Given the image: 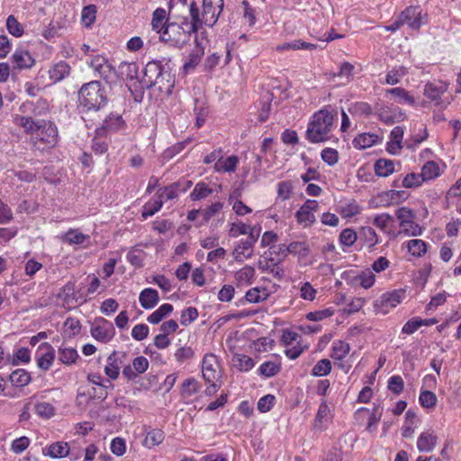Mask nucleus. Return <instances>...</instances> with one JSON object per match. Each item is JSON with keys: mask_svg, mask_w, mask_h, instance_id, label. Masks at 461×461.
<instances>
[{"mask_svg": "<svg viewBox=\"0 0 461 461\" xmlns=\"http://www.w3.org/2000/svg\"><path fill=\"white\" fill-rule=\"evenodd\" d=\"M319 210V203L316 200H306L295 212L296 221L304 228L312 226L316 218L314 213Z\"/></svg>", "mask_w": 461, "mask_h": 461, "instance_id": "12", "label": "nucleus"}, {"mask_svg": "<svg viewBox=\"0 0 461 461\" xmlns=\"http://www.w3.org/2000/svg\"><path fill=\"white\" fill-rule=\"evenodd\" d=\"M253 242L246 240H240L233 250V257L236 261L243 262L253 255Z\"/></svg>", "mask_w": 461, "mask_h": 461, "instance_id": "31", "label": "nucleus"}, {"mask_svg": "<svg viewBox=\"0 0 461 461\" xmlns=\"http://www.w3.org/2000/svg\"><path fill=\"white\" fill-rule=\"evenodd\" d=\"M346 281L353 286H360L364 289L371 288L375 282V276L371 269H365L360 272H348Z\"/></svg>", "mask_w": 461, "mask_h": 461, "instance_id": "16", "label": "nucleus"}, {"mask_svg": "<svg viewBox=\"0 0 461 461\" xmlns=\"http://www.w3.org/2000/svg\"><path fill=\"white\" fill-rule=\"evenodd\" d=\"M35 137L48 146H55L59 137L58 129L53 122L43 120V123L41 124V128L36 131Z\"/></svg>", "mask_w": 461, "mask_h": 461, "instance_id": "20", "label": "nucleus"}, {"mask_svg": "<svg viewBox=\"0 0 461 461\" xmlns=\"http://www.w3.org/2000/svg\"><path fill=\"white\" fill-rule=\"evenodd\" d=\"M375 172L378 176L386 177L394 172V163L386 158H380L375 164Z\"/></svg>", "mask_w": 461, "mask_h": 461, "instance_id": "49", "label": "nucleus"}, {"mask_svg": "<svg viewBox=\"0 0 461 461\" xmlns=\"http://www.w3.org/2000/svg\"><path fill=\"white\" fill-rule=\"evenodd\" d=\"M14 122L15 125L22 127L25 133L35 135L41 128V124L43 123V120H33L29 116L15 114L14 115Z\"/></svg>", "mask_w": 461, "mask_h": 461, "instance_id": "27", "label": "nucleus"}, {"mask_svg": "<svg viewBox=\"0 0 461 461\" xmlns=\"http://www.w3.org/2000/svg\"><path fill=\"white\" fill-rule=\"evenodd\" d=\"M32 360V351L25 347L15 346L12 354L6 357L7 364L13 366L28 365Z\"/></svg>", "mask_w": 461, "mask_h": 461, "instance_id": "21", "label": "nucleus"}, {"mask_svg": "<svg viewBox=\"0 0 461 461\" xmlns=\"http://www.w3.org/2000/svg\"><path fill=\"white\" fill-rule=\"evenodd\" d=\"M277 199L281 201L289 200L294 194V184L290 180L280 181L276 185Z\"/></svg>", "mask_w": 461, "mask_h": 461, "instance_id": "53", "label": "nucleus"}, {"mask_svg": "<svg viewBox=\"0 0 461 461\" xmlns=\"http://www.w3.org/2000/svg\"><path fill=\"white\" fill-rule=\"evenodd\" d=\"M90 334L95 340L108 343L115 336V329L111 321L103 317H98L91 323Z\"/></svg>", "mask_w": 461, "mask_h": 461, "instance_id": "10", "label": "nucleus"}, {"mask_svg": "<svg viewBox=\"0 0 461 461\" xmlns=\"http://www.w3.org/2000/svg\"><path fill=\"white\" fill-rule=\"evenodd\" d=\"M5 26L7 32L15 38H21L24 33L23 25L13 14L6 18Z\"/></svg>", "mask_w": 461, "mask_h": 461, "instance_id": "52", "label": "nucleus"}, {"mask_svg": "<svg viewBox=\"0 0 461 461\" xmlns=\"http://www.w3.org/2000/svg\"><path fill=\"white\" fill-rule=\"evenodd\" d=\"M97 9L95 5L85 6L81 12V23L86 28L91 27L95 22Z\"/></svg>", "mask_w": 461, "mask_h": 461, "instance_id": "58", "label": "nucleus"}, {"mask_svg": "<svg viewBox=\"0 0 461 461\" xmlns=\"http://www.w3.org/2000/svg\"><path fill=\"white\" fill-rule=\"evenodd\" d=\"M70 73V67L65 61H59L49 70V76L52 82L57 83L63 80Z\"/></svg>", "mask_w": 461, "mask_h": 461, "instance_id": "35", "label": "nucleus"}, {"mask_svg": "<svg viewBox=\"0 0 461 461\" xmlns=\"http://www.w3.org/2000/svg\"><path fill=\"white\" fill-rule=\"evenodd\" d=\"M42 455L53 459L62 458L70 455V447L67 442L56 441L42 448ZM70 458L77 460L78 456L71 453Z\"/></svg>", "mask_w": 461, "mask_h": 461, "instance_id": "18", "label": "nucleus"}, {"mask_svg": "<svg viewBox=\"0 0 461 461\" xmlns=\"http://www.w3.org/2000/svg\"><path fill=\"white\" fill-rule=\"evenodd\" d=\"M165 438V434L162 429H152L149 430L143 439V446L148 448H152L156 446L160 445Z\"/></svg>", "mask_w": 461, "mask_h": 461, "instance_id": "39", "label": "nucleus"}, {"mask_svg": "<svg viewBox=\"0 0 461 461\" xmlns=\"http://www.w3.org/2000/svg\"><path fill=\"white\" fill-rule=\"evenodd\" d=\"M179 194V184L173 183L167 186L159 188L156 195L159 197L164 203L167 201L173 200L178 196Z\"/></svg>", "mask_w": 461, "mask_h": 461, "instance_id": "45", "label": "nucleus"}, {"mask_svg": "<svg viewBox=\"0 0 461 461\" xmlns=\"http://www.w3.org/2000/svg\"><path fill=\"white\" fill-rule=\"evenodd\" d=\"M223 208L221 202L212 203L208 207L202 210V220L197 223V227H201L208 222L213 216L218 214Z\"/></svg>", "mask_w": 461, "mask_h": 461, "instance_id": "46", "label": "nucleus"}, {"mask_svg": "<svg viewBox=\"0 0 461 461\" xmlns=\"http://www.w3.org/2000/svg\"><path fill=\"white\" fill-rule=\"evenodd\" d=\"M333 420V412L325 400L319 405L313 420V429L317 431L326 430Z\"/></svg>", "mask_w": 461, "mask_h": 461, "instance_id": "17", "label": "nucleus"}, {"mask_svg": "<svg viewBox=\"0 0 461 461\" xmlns=\"http://www.w3.org/2000/svg\"><path fill=\"white\" fill-rule=\"evenodd\" d=\"M118 376H86V384L81 388V394L89 398L104 399L107 389L113 386L112 380Z\"/></svg>", "mask_w": 461, "mask_h": 461, "instance_id": "7", "label": "nucleus"}, {"mask_svg": "<svg viewBox=\"0 0 461 461\" xmlns=\"http://www.w3.org/2000/svg\"><path fill=\"white\" fill-rule=\"evenodd\" d=\"M122 366V357L117 352L113 351L107 357V364L104 367L105 375H119L120 370Z\"/></svg>", "mask_w": 461, "mask_h": 461, "instance_id": "42", "label": "nucleus"}, {"mask_svg": "<svg viewBox=\"0 0 461 461\" xmlns=\"http://www.w3.org/2000/svg\"><path fill=\"white\" fill-rule=\"evenodd\" d=\"M407 74V68L403 66L394 67L387 72L385 76V83L392 86L397 85Z\"/></svg>", "mask_w": 461, "mask_h": 461, "instance_id": "48", "label": "nucleus"}, {"mask_svg": "<svg viewBox=\"0 0 461 461\" xmlns=\"http://www.w3.org/2000/svg\"><path fill=\"white\" fill-rule=\"evenodd\" d=\"M363 211V207L355 200H350L339 206V212L344 219H351L359 215Z\"/></svg>", "mask_w": 461, "mask_h": 461, "instance_id": "37", "label": "nucleus"}, {"mask_svg": "<svg viewBox=\"0 0 461 461\" xmlns=\"http://www.w3.org/2000/svg\"><path fill=\"white\" fill-rule=\"evenodd\" d=\"M409 253L415 258H421L427 252V243L419 239H413L404 243Z\"/></svg>", "mask_w": 461, "mask_h": 461, "instance_id": "40", "label": "nucleus"}, {"mask_svg": "<svg viewBox=\"0 0 461 461\" xmlns=\"http://www.w3.org/2000/svg\"><path fill=\"white\" fill-rule=\"evenodd\" d=\"M279 285L271 279L263 277L258 285L245 293L244 300L253 304L264 303L276 294Z\"/></svg>", "mask_w": 461, "mask_h": 461, "instance_id": "6", "label": "nucleus"}, {"mask_svg": "<svg viewBox=\"0 0 461 461\" xmlns=\"http://www.w3.org/2000/svg\"><path fill=\"white\" fill-rule=\"evenodd\" d=\"M13 68L17 70L29 69L35 64V59L29 50L23 47L15 49L11 57Z\"/></svg>", "mask_w": 461, "mask_h": 461, "instance_id": "19", "label": "nucleus"}, {"mask_svg": "<svg viewBox=\"0 0 461 461\" xmlns=\"http://www.w3.org/2000/svg\"><path fill=\"white\" fill-rule=\"evenodd\" d=\"M336 112L330 107H323L315 112L308 123L306 139L312 143L329 140L334 128Z\"/></svg>", "mask_w": 461, "mask_h": 461, "instance_id": "1", "label": "nucleus"}, {"mask_svg": "<svg viewBox=\"0 0 461 461\" xmlns=\"http://www.w3.org/2000/svg\"><path fill=\"white\" fill-rule=\"evenodd\" d=\"M173 310L172 304L163 303L148 317V321L151 324H158L163 319L167 317Z\"/></svg>", "mask_w": 461, "mask_h": 461, "instance_id": "44", "label": "nucleus"}, {"mask_svg": "<svg viewBox=\"0 0 461 461\" xmlns=\"http://www.w3.org/2000/svg\"><path fill=\"white\" fill-rule=\"evenodd\" d=\"M379 405L375 406L373 411L370 413L367 408H359L355 412V418L360 420L364 414H369L366 429L372 430L373 426H375L380 420L382 413L378 411Z\"/></svg>", "mask_w": 461, "mask_h": 461, "instance_id": "38", "label": "nucleus"}, {"mask_svg": "<svg viewBox=\"0 0 461 461\" xmlns=\"http://www.w3.org/2000/svg\"><path fill=\"white\" fill-rule=\"evenodd\" d=\"M350 345L345 340H335L331 345L330 357L335 362H341L348 357Z\"/></svg>", "mask_w": 461, "mask_h": 461, "instance_id": "30", "label": "nucleus"}, {"mask_svg": "<svg viewBox=\"0 0 461 461\" xmlns=\"http://www.w3.org/2000/svg\"><path fill=\"white\" fill-rule=\"evenodd\" d=\"M60 238L68 244L76 245L83 244L86 240H88V236L83 234L78 230L74 229L68 230L66 233L62 234Z\"/></svg>", "mask_w": 461, "mask_h": 461, "instance_id": "57", "label": "nucleus"}, {"mask_svg": "<svg viewBox=\"0 0 461 461\" xmlns=\"http://www.w3.org/2000/svg\"><path fill=\"white\" fill-rule=\"evenodd\" d=\"M88 64L95 74L107 83L113 84L119 79L118 72L106 57L95 55L90 59Z\"/></svg>", "mask_w": 461, "mask_h": 461, "instance_id": "9", "label": "nucleus"}, {"mask_svg": "<svg viewBox=\"0 0 461 461\" xmlns=\"http://www.w3.org/2000/svg\"><path fill=\"white\" fill-rule=\"evenodd\" d=\"M425 182L421 173H409L402 181V185L405 188H416Z\"/></svg>", "mask_w": 461, "mask_h": 461, "instance_id": "61", "label": "nucleus"}, {"mask_svg": "<svg viewBox=\"0 0 461 461\" xmlns=\"http://www.w3.org/2000/svg\"><path fill=\"white\" fill-rule=\"evenodd\" d=\"M81 331L80 321L74 317H68L63 325V334L67 338H74Z\"/></svg>", "mask_w": 461, "mask_h": 461, "instance_id": "50", "label": "nucleus"}, {"mask_svg": "<svg viewBox=\"0 0 461 461\" xmlns=\"http://www.w3.org/2000/svg\"><path fill=\"white\" fill-rule=\"evenodd\" d=\"M281 343L285 347V356L290 359H296L307 348L301 335L291 329L283 330Z\"/></svg>", "mask_w": 461, "mask_h": 461, "instance_id": "8", "label": "nucleus"}, {"mask_svg": "<svg viewBox=\"0 0 461 461\" xmlns=\"http://www.w3.org/2000/svg\"><path fill=\"white\" fill-rule=\"evenodd\" d=\"M55 357V349L49 342H43L38 346L35 353V361L41 371H48L53 365Z\"/></svg>", "mask_w": 461, "mask_h": 461, "instance_id": "14", "label": "nucleus"}, {"mask_svg": "<svg viewBox=\"0 0 461 461\" xmlns=\"http://www.w3.org/2000/svg\"><path fill=\"white\" fill-rule=\"evenodd\" d=\"M198 29V26L192 20L190 23L184 22L182 24L170 23L166 26L160 39L182 46L190 40L192 33L196 32Z\"/></svg>", "mask_w": 461, "mask_h": 461, "instance_id": "5", "label": "nucleus"}, {"mask_svg": "<svg viewBox=\"0 0 461 461\" xmlns=\"http://www.w3.org/2000/svg\"><path fill=\"white\" fill-rule=\"evenodd\" d=\"M386 96L391 95L393 97L394 102L400 104H406L415 106L417 104L416 98L402 87H393L385 91Z\"/></svg>", "mask_w": 461, "mask_h": 461, "instance_id": "25", "label": "nucleus"}, {"mask_svg": "<svg viewBox=\"0 0 461 461\" xmlns=\"http://www.w3.org/2000/svg\"><path fill=\"white\" fill-rule=\"evenodd\" d=\"M203 375L205 373L215 374L220 372L221 366L218 357L212 353L205 354L202 361Z\"/></svg>", "mask_w": 461, "mask_h": 461, "instance_id": "41", "label": "nucleus"}, {"mask_svg": "<svg viewBox=\"0 0 461 461\" xmlns=\"http://www.w3.org/2000/svg\"><path fill=\"white\" fill-rule=\"evenodd\" d=\"M143 83L147 86H158L161 92L171 93L174 80L171 74L164 70L161 64L157 61L149 62L143 69Z\"/></svg>", "mask_w": 461, "mask_h": 461, "instance_id": "3", "label": "nucleus"}, {"mask_svg": "<svg viewBox=\"0 0 461 461\" xmlns=\"http://www.w3.org/2000/svg\"><path fill=\"white\" fill-rule=\"evenodd\" d=\"M420 424V420L417 413L412 410H408L402 427V436L405 438H411Z\"/></svg>", "mask_w": 461, "mask_h": 461, "instance_id": "28", "label": "nucleus"}, {"mask_svg": "<svg viewBox=\"0 0 461 461\" xmlns=\"http://www.w3.org/2000/svg\"><path fill=\"white\" fill-rule=\"evenodd\" d=\"M399 18L403 24H407L412 30H419L427 23V14L420 7L409 6L405 8Z\"/></svg>", "mask_w": 461, "mask_h": 461, "instance_id": "13", "label": "nucleus"}, {"mask_svg": "<svg viewBox=\"0 0 461 461\" xmlns=\"http://www.w3.org/2000/svg\"><path fill=\"white\" fill-rule=\"evenodd\" d=\"M429 137V133L427 128L422 124H415L411 135V139L408 142H406V146L408 149H415L421 142L426 140Z\"/></svg>", "mask_w": 461, "mask_h": 461, "instance_id": "32", "label": "nucleus"}, {"mask_svg": "<svg viewBox=\"0 0 461 461\" xmlns=\"http://www.w3.org/2000/svg\"><path fill=\"white\" fill-rule=\"evenodd\" d=\"M78 100L81 106L87 110H99L107 101L106 93L99 81H91L85 84L78 92Z\"/></svg>", "mask_w": 461, "mask_h": 461, "instance_id": "4", "label": "nucleus"}, {"mask_svg": "<svg viewBox=\"0 0 461 461\" xmlns=\"http://www.w3.org/2000/svg\"><path fill=\"white\" fill-rule=\"evenodd\" d=\"M396 217L399 220L400 227L407 226L411 221L415 219V212L408 207H401L396 211Z\"/></svg>", "mask_w": 461, "mask_h": 461, "instance_id": "63", "label": "nucleus"}, {"mask_svg": "<svg viewBox=\"0 0 461 461\" xmlns=\"http://www.w3.org/2000/svg\"><path fill=\"white\" fill-rule=\"evenodd\" d=\"M59 297L69 307L76 304L77 300L75 294V285L73 283L66 284L59 294Z\"/></svg>", "mask_w": 461, "mask_h": 461, "instance_id": "56", "label": "nucleus"}, {"mask_svg": "<svg viewBox=\"0 0 461 461\" xmlns=\"http://www.w3.org/2000/svg\"><path fill=\"white\" fill-rule=\"evenodd\" d=\"M123 124L124 122L121 115L111 114L105 119L104 127L102 129H97V134H103L105 130L112 131H119L123 127Z\"/></svg>", "mask_w": 461, "mask_h": 461, "instance_id": "43", "label": "nucleus"}, {"mask_svg": "<svg viewBox=\"0 0 461 461\" xmlns=\"http://www.w3.org/2000/svg\"><path fill=\"white\" fill-rule=\"evenodd\" d=\"M296 287L299 290V295L303 300L312 302L316 298L317 290L310 282H300Z\"/></svg>", "mask_w": 461, "mask_h": 461, "instance_id": "55", "label": "nucleus"}, {"mask_svg": "<svg viewBox=\"0 0 461 461\" xmlns=\"http://www.w3.org/2000/svg\"><path fill=\"white\" fill-rule=\"evenodd\" d=\"M438 444V437L433 429L422 431L417 438V448L420 452L429 453Z\"/></svg>", "mask_w": 461, "mask_h": 461, "instance_id": "22", "label": "nucleus"}, {"mask_svg": "<svg viewBox=\"0 0 461 461\" xmlns=\"http://www.w3.org/2000/svg\"><path fill=\"white\" fill-rule=\"evenodd\" d=\"M167 13L163 8H158L154 11L152 15L151 25L154 31L158 33L162 34L165 30V22H166Z\"/></svg>", "mask_w": 461, "mask_h": 461, "instance_id": "54", "label": "nucleus"}, {"mask_svg": "<svg viewBox=\"0 0 461 461\" xmlns=\"http://www.w3.org/2000/svg\"><path fill=\"white\" fill-rule=\"evenodd\" d=\"M138 65L135 62H122L119 66V73L122 79L132 80L138 77Z\"/></svg>", "mask_w": 461, "mask_h": 461, "instance_id": "51", "label": "nucleus"}, {"mask_svg": "<svg viewBox=\"0 0 461 461\" xmlns=\"http://www.w3.org/2000/svg\"><path fill=\"white\" fill-rule=\"evenodd\" d=\"M393 217L386 212L376 214L373 220V224L387 234L393 233Z\"/></svg>", "mask_w": 461, "mask_h": 461, "instance_id": "34", "label": "nucleus"}, {"mask_svg": "<svg viewBox=\"0 0 461 461\" xmlns=\"http://www.w3.org/2000/svg\"><path fill=\"white\" fill-rule=\"evenodd\" d=\"M79 358L77 350L73 347L60 346L58 349V359L64 365L75 364Z\"/></svg>", "mask_w": 461, "mask_h": 461, "instance_id": "36", "label": "nucleus"}, {"mask_svg": "<svg viewBox=\"0 0 461 461\" xmlns=\"http://www.w3.org/2000/svg\"><path fill=\"white\" fill-rule=\"evenodd\" d=\"M212 190L203 182H199L195 185L194 188L190 194V199L192 201H199L208 197L212 194Z\"/></svg>", "mask_w": 461, "mask_h": 461, "instance_id": "60", "label": "nucleus"}, {"mask_svg": "<svg viewBox=\"0 0 461 461\" xmlns=\"http://www.w3.org/2000/svg\"><path fill=\"white\" fill-rule=\"evenodd\" d=\"M445 167L442 161L429 160L422 166L420 173L425 182L431 181L440 176Z\"/></svg>", "mask_w": 461, "mask_h": 461, "instance_id": "24", "label": "nucleus"}, {"mask_svg": "<svg viewBox=\"0 0 461 461\" xmlns=\"http://www.w3.org/2000/svg\"><path fill=\"white\" fill-rule=\"evenodd\" d=\"M223 9V0H203V10L200 13L195 3H192L189 6L191 20L202 28L203 25L213 26Z\"/></svg>", "mask_w": 461, "mask_h": 461, "instance_id": "2", "label": "nucleus"}, {"mask_svg": "<svg viewBox=\"0 0 461 461\" xmlns=\"http://www.w3.org/2000/svg\"><path fill=\"white\" fill-rule=\"evenodd\" d=\"M360 235L364 239L365 242L370 247L373 248L376 244L379 243V238L375 232V230L369 226L363 227L360 230Z\"/></svg>", "mask_w": 461, "mask_h": 461, "instance_id": "64", "label": "nucleus"}, {"mask_svg": "<svg viewBox=\"0 0 461 461\" xmlns=\"http://www.w3.org/2000/svg\"><path fill=\"white\" fill-rule=\"evenodd\" d=\"M234 279L238 287L251 285L256 279L255 267L245 265L234 273Z\"/></svg>", "mask_w": 461, "mask_h": 461, "instance_id": "23", "label": "nucleus"}, {"mask_svg": "<svg viewBox=\"0 0 461 461\" xmlns=\"http://www.w3.org/2000/svg\"><path fill=\"white\" fill-rule=\"evenodd\" d=\"M405 298L404 290H394L390 293L384 294L375 303L378 312L383 314L388 313L392 309L399 305Z\"/></svg>", "mask_w": 461, "mask_h": 461, "instance_id": "15", "label": "nucleus"}, {"mask_svg": "<svg viewBox=\"0 0 461 461\" xmlns=\"http://www.w3.org/2000/svg\"><path fill=\"white\" fill-rule=\"evenodd\" d=\"M162 205L161 199L155 195L143 205L141 212L142 218L146 220L151 217L161 209Z\"/></svg>", "mask_w": 461, "mask_h": 461, "instance_id": "47", "label": "nucleus"}, {"mask_svg": "<svg viewBox=\"0 0 461 461\" xmlns=\"http://www.w3.org/2000/svg\"><path fill=\"white\" fill-rule=\"evenodd\" d=\"M140 304L143 309H153L159 302V295L154 288H145L139 295Z\"/></svg>", "mask_w": 461, "mask_h": 461, "instance_id": "29", "label": "nucleus"}, {"mask_svg": "<svg viewBox=\"0 0 461 461\" xmlns=\"http://www.w3.org/2000/svg\"><path fill=\"white\" fill-rule=\"evenodd\" d=\"M448 84L445 81H434L425 84L423 95L436 106L446 107L450 101L442 100V95L447 92Z\"/></svg>", "mask_w": 461, "mask_h": 461, "instance_id": "11", "label": "nucleus"}, {"mask_svg": "<svg viewBox=\"0 0 461 461\" xmlns=\"http://www.w3.org/2000/svg\"><path fill=\"white\" fill-rule=\"evenodd\" d=\"M380 119L385 122L386 124H393L395 122H399L404 119L405 114L398 108H394L392 111V113L389 114V112L386 110H383L379 113Z\"/></svg>", "mask_w": 461, "mask_h": 461, "instance_id": "62", "label": "nucleus"}, {"mask_svg": "<svg viewBox=\"0 0 461 461\" xmlns=\"http://www.w3.org/2000/svg\"><path fill=\"white\" fill-rule=\"evenodd\" d=\"M239 161V158L235 155L229 156L227 158L221 157L214 164V170L219 173L234 172L237 168Z\"/></svg>", "mask_w": 461, "mask_h": 461, "instance_id": "33", "label": "nucleus"}, {"mask_svg": "<svg viewBox=\"0 0 461 461\" xmlns=\"http://www.w3.org/2000/svg\"><path fill=\"white\" fill-rule=\"evenodd\" d=\"M383 138L374 132H363L356 136L353 140V146L357 149H365L374 145L381 143Z\"/></svg>", "mask_w": 461, "mask_h": 461, "instance_id": "26", "label": "nucleus"}, {"mask_svg": "<svg viewBox=\"0 0 461 461\" xmlns=\"http://www.w3.org/2000/svg\"><path fill=\"white\" fill-rule=\"evenodd\" d=\"M232 363L240 372H249L255 366L254 360L246 355H236Z\"/></svg>", "mask_w": 461, "mask_h": 461, "instance_id": "59", "label": "nucleus"}]
</instances>
